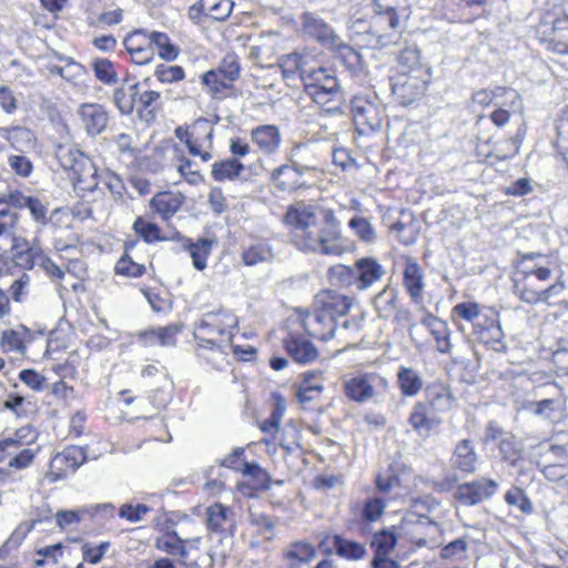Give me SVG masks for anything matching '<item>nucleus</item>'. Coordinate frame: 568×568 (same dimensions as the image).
<instances>
[{
	"label": "nucleus",
	"instance_id": "nucleus-1",
	"mask_svg": "<svg viewBox=\"0 0 568 568\" xmlns=\"http://www.w3.org/2000/svg\"><path fill=\"white\" fill-rule=\"evenodd\" d=\"M283 223L292 243L302 252L342 256L348 251L333 214L318 222L312 205L291 204L283 215Z\"/></svg>",
	"mask_w": 568,
	"mask_h": 568
},
{
	"label": "nucleus",
	"instance_id": "nucleus-2",
	"mask_svg": "<svg viewBox=\"0 0 568 568\" xmlns=\"http://www.w3.org/2000/svg\"><path fill=\"white\" fill-rule=\"evenodd\" d=\"M432 69L415 44L400 49L389 69L392 95L402 105L419 102L427 93L432 82Z\"/></svg>",
	"mask_w": 568,
	"mask_h": 568
},
{
	"label": "nucleus",
	"instance_id": "nucleus-3",
	"mask_svg": "<svg viewBox=\"0 0 568 568\" xmlns=\"http://www.w3.org/2000/svg\"><path fill=\"white\" fill-rule=\"evenodd\" d=\"M278 68L285 79L298 77L305 92L317 103L338 90L335 72L323 65V52L305 47L280 57Z\"/></svg>",
	"mask_w": 568,
	"mask_h": 568
},
{
	"label": "nucleus",
	"instance_id": "nucleus-4",
	"mask_svg": "<svg viewBox=\"0 0 568 568\" xmlns=\"http://www.w3.org/2000/svg\"><path fill=\"white\" fill-rule=\"evenodd\" d=\"M372 11L375 17L386 21V30L377 29L374 21L357 18L354 13L351 18L352 28L357 33L364 32L369 37L367 45L385 47L392 34H400L406 28L413 13L410 0H372Z\"/></svg>",
	"mask_w": 568,
	"mask_h": 568
},
{
	"label": "nucleus",
	"instance_id": "nucleus-5",
	"mask_svg": "<svg viewBox=\"0 0 568 568\" xmlns=\"http://www.w3.org/2000/svg\"><path fill=\"white\" fill-rule=\"evenodd\" d=\"M456 406V399L448 387L443 384H430L426 388L425 398L412 406L407 422L419 437L428 438L442 426V415L455 409Z\"/></svg>",
	"mask_w": 568,
	"mask_h": 568
},
{
	"label": "nucleus",
	"instance_id": "nucleus-6",
	"mask_svg": "<svg viewBox=\"0 0 568 568\" xmlns=\"http://www.w3.org/2000/svg\"><path fill=\"white\" fill-rule=\"evenodd\" d=\"M55 158L60 166L67 172L73 190L80 196L94 192L100 183L98 168L80 150L71 145H58Z\"/></svg>",
	"mask_w": 568,
	"mask_h": 568
},
{
	"label": "nucleus",
	"instance_id": "nucleus-7",
	"mask_svg": "<svg viewBox=\"0 0 568 568\" xmlns=\"http://www.w3.org/2000/svg\"><path fill=\"white\" fill-rule=\"evenodd\" d=\"M241 58L231 51L223 55L215 68L200 75L204 92L216 101H223L236 95V81L241 78Z\"/></svg>",
	"mask_w": 568,
	"mask_h": 568
},
{
	"label": "nucleus",
	"instance_id": "nucleus-8",
	"mask_svg": "<svg viewBox=\"0 0 568 568\" xmlns=\"http://www.w3.org/2000/svg\"><path fill=\"white\" fill-rule=\"evenodd\" d=\"M11 197V191L0 194V239H12V254L16 262L23 268L31 270L34 266V254L29 243L23 240L19 243L16 234L19 230L20 214Z\"/></svg>",
	"mask_w": 568,
	"mask_h": 568
},
{
	"label": "nucleus",
	"instance_id": "nucleus-9",
	"mask_svg": "<svg viewBox=\"0 0 568 568\" xmlns=\"http://www.w3.org/2000/svg\"><path fill=\"white\" fill-rule=\"evenodd\" d=\"M422 525L418 521L404 517L398 525L375 531L369 541L373 556H389L398 539H405L416 547L425 546V538L416 531Z\"/></svg>",
	"mask_w": 568,
	"mask_h": 568
},
{
	"label": "nucleus",
	"instance_id": "nucleus-10",
	"mask_svg": "<svg viewBox=\"0 0 568 568\" xmlns=\"http://www.w3.org/2000/svg\"><path fill=\"white\" fill-rule=\"evenodd\" d=\"M174 134L186 146L191 156L199 158L204 163L213 159L214 125L210 120L199 118L191 124L179 125Z\"/></svg>",
	"mask_w": 568,
	"mask_h": 568
},
{
	"label": "nucleus",
	"instance_id": "nucleus-11",
	"mask_svg": "<svg viewBox=\"0 0 568 568\" xmlns=\"http://www.w3.org/2000/svg\"><path fill=\"white\" fill-rule=\"evenodd\" d=\"M239 324L237 315L221 306L203 313L194 323L193 333L229 344L237 333Z\"/></svg>",
	"mask_w": 568,
	"mask_h": 568
},
{
	"label": "nucleus",
	"instance_id": "nucleus-12",
	"mask_svg": "<svg viewBox=\"0 0 568 568\" xmlns=\"http://www.w3.org/2000/svg\"><path fill=\"white\" fill-rule=\"evenodd\" d=\"M75 221L77 216L70 209L58 207L51 212L47 225H49L52 244L57 251L74 248L81 243Z\"/></svg>",
	"mask_w": 568,
	"mask_h": 568
},
{
	"label": "nucleus",
	"instance_id": "nucleus-13",
	"mask_svg": "<svg viewBox=\"0 0 568 568\" xmlns=\"http://www.w3.org/2000/svg\"><path fill=\"white\" fill-rule=\"evenodd\" d=\"M140 375L148 381L149 385L153 382H160L161 386L151 388L148 393V399L158 409L165 408L172 398L173 382L169 369L159 361L142 366Z\"/></svg>",
	"mask_w": 568,
	"mask_h": 568
},
{
	"label": "nucleus",
	"instance_id": "nucleus-14",
	"mask_svg": "<svg viewBox=\"0 0 568 568\" xmlns=\"http://www.w3.org/2000/svg\"><path fill=\"white\" fill-rule=\"evenodd\" d=\"M85 462L87 453L83 448L74 445L67 446L52 456L44 477L51 484L63 480Z\"/></svg>",
	"mask_w": 568,
	"mask_h": 568
},
{
	"label": "nucleus",
	"instance_id": "nucleus-15",
	"mask_svg": "<svg viewBox=\"0 0 568 568\" xmlns=\"http://www.w3.org/2000/svg\"><path fill=\"white\" fill-rule=\"evenodd\" d=\"M351 111L354 124L361 133L373 132L382 128L385 110L381 104L366 97H354L351 101Z\"/></svg>",
	"mask_w": 568,
	"mask_h": 568
},
{
	"label": "nucleus",
	"instance_id": "nucleus-16",
	"mask_svg": "<svg viewBox=\"0 0 568 568\" xmlns=\"http://www.w3.org/2000/svg\"><path fill=\"white\" fill-rule=\"evenodd\" d=\"M193 353L197 363L211 371H222L227 364V353L222 341L192 333Z\"/></svg>",
	"mask_w": 568,
	"mask_h": 568
},
{
	"label": "nucleus",
	"instance_id": "nucleus-17",
	"mask_svg": "<svg viewBox=\"0 0 568 568\" xmlns=\"http://www.w3.org/2000/svg\"><path fill=\"white\" fill-rule=\"evenodd\" d=\"M296 314L305 334L314 339L326 342L333 338L337 322L321 313L311 304L310 308H297Z\"/></svg>",
	"mask_w": 568,
	"mask_h": 568
},
{
	"label": "nucleus",
	"instance_id": "nucleus-18",
	"mask_svg": "<svg viewBox=\"0 0 568 568\" xmlns=\"http://www.w3.org/2000/svg\"><path fill=\"white\" fill-rule=\"evenodd\" d=\"M324 372L311 369L301 374L300 382L295 385V397L302 409L313 410L320 404L324 393Z\"/></svg>",
	"mask_w": 568,
	"mask_h": 568
},
{
	"label": "nucleus",
	"instance_id": "nucleus-19",
	"mask_svg": "<svg viewBox=\"0 0 568 568\" xmlns=\"http://www.w3.org/2000/svg\"><path fill=\"white\" fill-rule=\"evenodd\" d=\"M312 305L337 322L349 313L354 297L334 288H322L314 295Z\"/></svg>",
	"mask_w": 568,
	"mask_h": 568
},
{
	"label": "nucleus",
	"instance_id": "nucleus-20",
	"mask_svg": "<svg viewBox=\"0 0 568 568\" xmlns=\"http://www.w3.org/2000/svg\"><path fill=\"white\" fill-rule=\"evenodd\" d=\"M232 0H199L189 7L187 16L195 24L207 21H225L232 13Z\"/></svg>",
	"mask_w": 568,
	"mask_h": 568
},
{
	"label": "nucleus",
	"instance_id": "nucleus-21",
	"mask_svg": "<svg viewBox=\"0 0 568 568\" xmlns=\"http://www.w3.org/2000/svg\"><path fill=\"white\" fill-rule=\"evenodd\" d=\"M153 39L154 31L144 29H135L125 36L123 45L133 63L144 65L154 59Z\"/></svg>",
	"mask_w": 568,
	"mask_h": 568
},
{
	"label": "nucleus",
	"instance_id": "nucleus-22",
	"mask_svg": "<svg viewBox=\"0 0 568 568\" xmlns=\"http://www.w3.org/2000/svg\"><path fill=\"white\" fill-rule=\"evenodd\" d=\"M301 32L328 49L339 37L334 29L314 12L305 11L300 17Z\"/></svg>",
	"mask_w": 568,
	"mask_h": 568
},
{
	"label": "nucleus",
	"instance_id": "nucleus-23",
	"mask_svg": "<svg viewBox=\"0 0 568 568\" xmlns=\"http://www.w3.org/2000/svg\"><path fill=\"white\" fill-rule=\"evenodd\" d=\"M272 400V413L258 424V427L265 434L260 443L266 446L267 452L275 453L277 450V436L281 430L280 425L286 409V400L280 393H273Z\"/></svg>",
	"mask_w": 568,
	"mask_h": 568
},
{
	"label": "nucleus",
	"instance_id": "nucleus-24",
	"mask_svg": "<svg viewBox=\"0 0 568 568\" xmlns=\"http://www.w3.org/2000/svg\"><path fill=\"white\" fill-rule=\"evenodd\" d=\"M185 195L181 191L164 190L156 192L150 200L149 206L154 215L163 222H170L181 211Z\"/></svg>",
	"mask_w": 568,
	"mask_h": 568
},
{
	"label": "nucleus",
	"instance_id": "nucleus-25",
	"mask_svg": "<svg viewBox=\"0 0 568 568\" xmlns=\"http://www.w3.org/2000/svg\"><path fill=\"white\" fill-rule=\"evenodd\" d=\"M206 528L221 537L233 536L236 524L234 513L221 503H214L206 509Z\"/></svg>",
	"mask_w": 568,
	"mask_h": 568
},
{
	"label": "nucleus",
	"instance_id": "nucleus-26",
	"mask_svg": "<svg viewBox=\"0 0 568 568\" xmlns=\"http://www.w3.org/2000/svg\"><path fill=\"white\" fill-rule=\"evenodd\" d=\"M78 113L83 128L91 136L102 133L110 121L109 112L99 103H82Z\"/></svg>",
	"mask_w": 568,
	"mask_h": 568
},
{
	"label": "nucleus",
	"instance_id": "nucleus-27",
	"mask_svg": "<svg viewBox=\"0 0 568 568\" xmlns=\"http://www.w3.org/2000/svg\"><path fill=\"white\" fill-rule=\"evenodd\" d=\"M132 231L145 244L153 245L169 240H179L181 234L174 231L173 236H168L162 227L148 215H139L132 223Z\"/></svg>",
	"mask_w": 568,
	"mask_h": 568
},
{
	"label": "nucleus",
	"instance_id": "nucleus-28",
	"mask_svg": "<svg viewBox=\"0 0 568 568\" xmlns=\"http://www.w3.org/2000/svg\"><path fill=\"white\" fill-rule=\"evenodd\" d=\"M250 138L256 150L264 155L276 153L282 143L280 128L275 124H261L253 128L250 131Z\"/></svg>",
	"mask_w": 568,
	"mask_h": 568
},
{
	"label": "nucleus",
	"instance_id": "nucleus-29",
	"mask_svg": "<svg viewBox=\"0 0 568 568\" xmlns=\"http://www.w3.org/2000/svg\"><path fill=\"white\" fill-rule=\"evenodd\" d=\"M498 483L488 477L464 481V505L475 506L489 500L498 490Z\"/></svg>",
	"mask_w": 568,
	"mask_h": 568
},
{
	"label": "nucleus",
	"instance_id": "nucleus-30",
	"mask_svg": "<svg viewBox=\"0 0 568 568\" xmlns=\"http://www.w3.org/2000/svg\"><path fill=\"white\" fill-rule=\"evenodd\" d=\"M248 530L255 544L272 541L276 536L278 517L258 511H250Z\"/></svg>",
	"mask_w": 568,
	"mask_h": 568
},
{
	"label": "nucleus",
	"instance_id": "nucleus-31",
	"mask_svg": "<svg viewBox=\"0 0 568 568\" xmlns=\"http://www.w3.org/2000/svg\"><path fill=\"white\" fill-rule=\"evenodd\" d=\"M283 347L297 364H310L318 357V349L314 344L296 334H288L283 339Z\"/></svg>",
	"mask_w": 568,
	"mask_h": 568
},
{
	"label": "nucleus",
	"instance_id": "nucleus-32",
	"mask_svg": "<svg viewBox=\"0 0 568 568\" xmlns=\"http://www.w3.org/2000/svg\"><path fill=\"white\" fill-rule=\"evenodd\" d=\"M564 290L562 284H552L546 288H537L534 283L527 278L523 277V283H515L514 292L520 298V301L527 304H537L539 302H546L550 297L558 295Z\"/></svg>",
	"mask_w": 568,
	"mask_h": 568
},
{
	"label": "nucleus",
	"instance_id": "nucleus-33",
	"mask_svg": "<svg viewBox=\"0 0 568 568\" xmlns=\"http://www.w3.org/2000/svg\"><path fill=\"white\" fill-rule=\"evenodd\" d=\"M387 508V498L371 496L362 503L357 501L351 506V513L361 524H373L378 521Z\"/></svg>",
	"mask_w": 568,
	"mask_h": 568
},
{
	"label": "nucleus",
	"instance_id": "nucleus-34",
	"mask_svg": "<svg viewBox=\"0 0 568 568\" xmlns=\"http://www.w3.org/2000/svg\"><path fill=\"white\" fill-rule=\"evenodd\" d=\"M344 395L352 402L365 403L375 395L373 374H358L344 382Z\"/></svg>",
	"mask_w": 568,
	"mask_h": 568
},
{
	"label": "nucleus",
	"instance_id": "nucleus-35",
	"mask_svg": "<svg viewBox=\"0 0 568 568\" xmlns=\"http://www.w3.org/2000/svg\"><path fill=\"white\" fill-rule=\"evenodd\" d=\"M183 327L181 323H171L166 326L144 329L139 336L146 345L172 347L176 345L178 336L182 333Z\"/></svg>",
	"mask_w": 568,
	"mask_h": 568
},
{
	"label": "nucleus",
	"instance_id": "nucleus-36",
	"mask_svg": "<svg viewBox=\"0 0 568 568\" xmlns=\"http://www.w3.org/2000/svg\"><path fill=\"white\" fill-rule=\"evenodd\" d=\"M356 272V288L365 291L378 282L385 271L381 263L374 257H362L354 263Z\"/></svg>",
	"mask_w": 568,
	"mask_h": 568
},
{
	"label": "nucleus",
	"instance_id": "nucleus-37",
	"mask_svg": "<svg viewBox=\"0 0 568 568\" xmlns=\"http://www.w3.org/2000/svg\"><path fill=\"white\" fill-rule=\"evenodd\" d=\"M271 179L278 191L286 193H292L306 186L302 171L288 164L275 169Z\"/></svg>",
	"mask_w": 568,
	"mask_h": 568
},
{
	"label": "nucleus",
	"instance_id": "nucleus-38",
	"mask_svg": "<svg viewBox=\"0 0 568 568\" xmlns=\"http://www.w3.org/2000/svg\"><path fill=\"white\" fill-rule=\"evenodd\" d=\"M136 243V240L124 241L123 253L114 265V273L116 275L126 278H140L146 274L145 264L135 262L131 256V252L135 247Z\"/></svg>",
	"mask_w": 568,
	"mask_h": 568
},
{
	"label": "nucleus",
	"instance_id": "nucleus-39",
	"mask_svg": "<svg viewBox=\"0 0 568 568\" xmlns=\"http://www.w3.org/2000/svg\"><path fill=\"white\" fill-rule=\"evenodd\" d=\"M403 285L414 303L423 301L424 273L417 262L406 261L403 271Z\"/></svg>",
	"mask_w": 568,
	"mask_h": 568
},
{
	"label": "nucleus",
	"instance_id": "nucleus-40",
	"mask_svg": "<svg viewBox=\"0 0 568 568\" xmlns=\"http://www.w3.org/2000/svg\"><path fill=\"white\" fill-rule=\"evenodd\" d=\"M496 313L490 307L480 306L476 302L464 301V321L474 329L486 331L494 327Z\"/></svg>",
	"mask_w": 568,
	"mask_h": 568
},
{
	"label": "nucleus",
	"instance_id": "nucleus-41",
	"mask_svg": "<svg viewBox=\"0 0 568 568\" xmlns=\"http://www.w3.org/2000/svg\"><path fill=\"white\" fill-rule=\"evenodd\" d=\"M422 324L432 335L436 349L439 353H449L452 344L447 323L427 312L422 318Z\"/></svg>",
	"mask_w": 568,
	"mask_h": 568
},
{
	"label": "nucleus",
	"instance_id": "nucleus-42",
	"mask_svg": "<svg viewBox=\"0 0 568 568\" xmlns=\"http://www.w3.org/2000/svg\"><path fill=\"white\" fill-rule=\"evenodd\" d=\"M17 211L28 209L32 219L42 225H47L48 207L37 196L24 195L20 190L11 191V197Z\"/></svg>",
	"mask_w": 568,
	"mask_h": 568
},
{
	"label": "nucleus",
	"instance_id": "nucleus-43",
	"mask_svg": "<svg viewBox=\"0 0 568 568\" xmlns=\"http://www.w3.org/2000/svg\"><path fill=\"white\" fill-rule=\"evenodd\" d=\"M136 101L139 118L148 123L154 122L163 106L161 93L155 90H145L138 93Z\"/></svg>",
	"mask_w": 568,
	"mask_h": 568
},
{
	"label": "nucleus",
	"instance_id": "nucleus-44",
	"mask_svg": "<svg viewBox=\"0 0 568 568\" xmlns=\"http://www.w3.org/2000/svg\"><path fill=\"white\" fill-rule=\"evenodd\" d=\"M214 242L206 237H200L196 241L186 237L184 240V248L189 252L193 266L203 271L207 266V258L211 255Z\"/></svg>",
	"mask_w": 568,
	"mask_h": 568
},
{
	"label": "nucleus",
	"instance_id": "nucleus-45",
	"mask_svg": "<svg viewBox=\"0 0 568 568\" xmlns=\"http://www.w3.org/2000/svg\"><path fill=\"white\" fill-rule=\"evenodd\" d=\"M500 98L510 101V108H514L515 103L520 100V94L515 89L507 87H497L495 90L481 89L473 94V102L486 106Z\"/></svg>",
	"mask_w": 568,
	"mask_h": 568
},
{
	"label": "nucleus",
	"instance_id": "nucleus-46",
	"mask_svg": "<svg viewBox=\"0 0 568 568\" xmlns=\"http://www.w3.org/2000/svg\"><path fill=\"white\" fill-rule=\"evenodd\" d=\"M327 50H329L334 58L345 65L347 70L356 71L362 65L361 54L354 48L345 43L341 37H338L337 41Z\"/></svg>",
	"mask_w": 568,
	"mask_h": 568
},
{
	"label": "nucleus",
	"instance_id": "nucleus-47",
	"mask_svg": "<svg viewBox=\"0 0 568 568\" xmlns=\"http://www.w3.org/2000/svg\"><path fill=\"white\" fill-rule=\"evenodd\" d=\"M374 306L381 318L389 320L399 307L397 291L386 286L375 296Z\"/></svg>",
	"mask_w": 568,
	"mask_h": 568
},
{
	"label": "nucleus",
	"instance_id": "nucleus-48",
	"mask_svg": "<svg viewBox=\"0 0 568 568\" xmlns=\"http://www.w3.org/2000/svg\"><path fill=\"white\" fill-rule=\"evenodd\" d=\"M244 171V165L237 159H225L212 164L211 175L216 182L232 181Z\"/></svg>",
	"mask_w": 568,
	"mask_h": 568
},
{
	"label": "nucleus",
	"instance_id": "nucleus-49",
	"mask_svg": "<svg viewBox=\"0 0 568 568\" xmlns=\"http://www.w3.org/2000/svg\"><path fill=\"white\" fill-rule=\"evenodd\" d=\"M327 282L338 288L356 287V272L355 267L335 264L328 267L326 272Z\"/></svg>",
	"mask_w": 568,
	"mask_h": 568
},
{
	"label": "nucleus",
	"instance_id": "nucleus-50",
	"mask_svg": "<svg viewBox=\"0 0 568 568\" xmlns=\"http://www.w3.org/2000/svg\"><path fill=\"white\" fill-rule=\"evenodd\" d=\"M549 47L556 53L568 54V16L556 18L552 21Z\"/></svg>",
	"mask_w": 568,
	"mask_h": 568
},
{
	"label": "nucleus",
	"instance_id": "nucleus-51",
	"mask_svg": "<svg viewBox=\"0 0 568 568\" xmlns=\"http://www.w3.org/2000/svg\"><path fill=\"white\" fill-rule=\"evenodd\" d=\"M333 546L336 555L347 560H359L366 555V548L363 544L346 539L339 535H334Z\"/></svg>",
	"mask_w": 568,
	"mask_h": 568
},
{
	"label": "nucleus",
	"instance_id": "nucleus-52",
	"mask_svg": "<svg viewBox=\"0 0 568 568\" xmlns=\"http://www.w3.org/2000/svg\"><path fill=\"white\" fill-rule=\"evenodd\" d=\"M397 383L402 395L408 397L417 395L423 388V379L417 372L409 367H399Z\"/></svg>",
	"mask_w": 568,
	"mask_h": 568
},
{
	"label": "nucleus",
	"instance_id": "nucleus-53",
	"mask_svg": "<svg viewBox=\"0 0 568 568\" xmlns=\"http://www.w3.org/2000/svg\"><path fill=\"white\" fill-rule=\"evenodd\" d=\"M278 446L287 452H293L302 447V430L294 420H288L281 428L277 436V447Z\"/></svg>",
	"mask_w": 568,
	"mask_h": 568
},
{
	"label": "nucleus",
	"instance_id": "nucleus-54",
	"mask_svg": "<svg viewBox=\"0 0 568 568\" xmlns=\"http://www.w3.org/2000/svg\"><path fill=\"white\" fill-rule=\"evenodd\" d=\"M153 49H156L159 57L168 62L174 61L181 52L180 47L173 43L165 32L161 31H154Z\"/></svg>",
	"mask_w": 568,
	"mask_h": 568
},
{
	"label": "nucleus",
	"instance_id": "nucleus-55",
	"mask_svg": "<svg viewBox=\"0 0 568 568\" xmlns=\"http://www.w3.org/2000/svg\"><path fill=\"white\" fill-rule=\"evenodd\" d=\"M316 550L314 546L307 541L292 542L285 551L284 557L292 564H306L314 558Z\"/></svg>",
	"mask_w": 568,
	"mask_h": 568
},
{
	"label": "nucleus",
	"instance_id": "nucleus-56",
	"mask_svg": "<svg viewBox=\"0 0 568 568\" xmlns=\"http://www.w3.org/2000/svg\"><path fill=\"white\" fill-rule=\"evenodd\" d=\"M27 342L29 341L16 329H4L0 335V348L6 354L19 353L24 355Z\"/></svg>",
	"mask_w": 568,
	"mask_h": 568
},
{
	"label": "nucleus",
	"instance_id": "nucleus-57",
	"mask_svg": "<svg viewBox=\"0 0 568 568\" xmlns=\"http://www.w3.org/2000/svg\"><path fill=\"white\" fill-rule=\"evenodd\" d=\"M519 101H517L514 108H510V101L505 100L501 102V106L493 111L489 116L479 115L476 124L478 126L487 124L489 122L494 123L498 128H503L506 123H508L510 113L514 112L517 108H519Z\"/></svg>",
	"mask_w": 568,
	"mask_h": 568
},
{
	"label": "nucleus",
	"instance_id": "nucleus-58",
	"mask_svg": "<svg viewBox=\"0 0 568 568\" xmlns=\"http://www.w3.org/2000/svg\"><path fill=\"white\" fill-rule=\"evenodd\" d=\"M374 485L381 494L379 497L387 498V501L395 500L397 496L393 495V493L402 487V479L396 474L383 475L378 473L374 478Z\"/></svg>",
	"mask_w": 568,
	"mask_h": 568
},
{
	"label": "nucleus",
	"instance_id": "nucleus-59",
	"mask_svg": "<svg viewBox=\"0 0 568 568\" xmlns=\"http://www.w3.org/2000/svg\"><path fill=\"white\" fill-rule=\"evenodd\" d=\"M156 548L169 555L180 556L183 559L187 556L185 541L175 531L168 532L158 539Z\"/></svg>",
	"mask_w": 568,
	"mask_h": 568
},
{
	"label": "nucleus",
	"instance_id": "nucleus-60",
	"mask_svg": "<svg viewBox=\"0 0 568 568\" xmlns=\"http://www.w3.org/2000/svg\"><path fill=\"white\" fill-rule=\"evenodd\" d=\"M136 97L138 84L130 87L129 90L118 88L113 92L114 104L122 114H131L133 112Z\"/></svg>",
	"mask_w": 568,
	"mask_h": 568
},
{
	"label": "nucleus",
	"instance_id": "nucleus-61",
	"mask_svg": "<svg viewBox=\"0 0 568 568\" xmlns=\"http://www.w3.org/2000/svg\"><path fill=\"white\" fill-rule=\"evenodd\" d=\"M92 70L95 78L108 85L114 84L118 81V73L111 60L105 58H98L92 62Z\"/></svg>",
	"mask_w": 568,
	"mask_h": 568
},
{
	"label": "nucleus",
	"instance_id": "nucleus-62",
	"mask_svg": "<svg viewBox=\"0 0 568 568\" xmlns=\"http://www.w3.org/2000/svg\"><path fill=\"white\" fill-rule=\"evenodd\" d=\"M111 547V542L109 540H104L99 542L98 545H93L91 542H83L81 545V554L83 562L90 565H98L102 561L105 554L109 551Z\"/></svg>",
	"mask_w": 568,
	"mask_h": 568
},
{
	"label": "nucleus",
	"instance_id": "nucleus-63",
	"mask_svg": "<svg viewBox=\"0 0 568 568\" xmlns=\"http://www.w3.org/2000/svg\"><path fill=\"white\" fill-rule=\"evenodd\" d=\"M242 476L252 479V489L255 491H264L271 488L272 480L268 473L256 463H251L250 466H246V470Z\"/></svg>",
	"mask_w": 568,
	"mask_h": 568
},
{
	"label": "nucleus",
	"instance_id": "nucleus-64",
	"mask_svg": "<svg viewBox=\"0 0 568 568\" xmlns=\"http://www.w3.org/2000/svg\"><path fill=\"white\" fill-rule=\"evenodd\" d=\"M552 363L559 375L568 377V339L557 342L556 348L552 351Z\"/></svg>",
	"mask_w": 568,
	"mask_h": 568
}]
</instances>
